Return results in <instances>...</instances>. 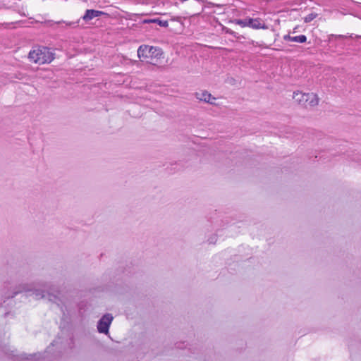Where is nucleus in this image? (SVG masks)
Wrapping results in <instances>:
<instances>
[{
	"mask_svg": "<svg viewBox=\"0 0 361 361\" xmlns=\"http://www.w3.org/2000/svg\"><path fill=\"white\" fill-rule=\"evenodd\" d=\"M66 25L70 26L72 25V23H67Z\"/></svg>",
	"mask_w": 361,
	"mask_h": 361,
	"instance_id": "14",
	"label": "nucleus"
},
{
	"mask_svg": "<svg viewBox=\"0 0 361 361\" xmlns=\"http://www.w3.org/2000/svg\"><path fill=\"white\" fill-rule=\"evenodd\" d=\"M29 59L35 63L44 64L51 63L54 56L49 49L44 47H37L30 51Z\"/></svg>",
	"mask_w": 361,
	"mask_h": 361,
	"instance_id": "1",
	"label": "nucleus"
},
{
	"mask_svg": "<svg viewBox=\"0 0 361 361\" xmlns=\"http://www.w3.org/2000/svg\"><path fill=\"white\" fill-rule=\"evenodd\" d=\"M307 41V37L304 35L298 36H292V42L297 43H305Z\"/></svg>",
	"mask_w": 361,
	"mask_h": 361,
	"instance_id": "8",
	"label": "nucleus"
},
{
	"mask_svg": "<svg viewBox=\"0 0 361 361\" xmlns=\"http://www.w3.org/2000/svg\"><path fill=\"white\" fill-rule=\"evenodd\" d=\"M195 95L197 99L212 104H214L216 100L215 97H214L209 92L205 90L197 92Z\"/></svg>",
	"mask_w": 361,
	"mask_h": 361,
	"instance_id": "6",
	"label": "nucleus"
},
{
	"mask_svg": "<svg viewBox=\"0 0 361 361\" xmlns=\"http://www.w3.org/2000/svg\"><path fill=\"white\" fill-rule=\"evenodd\" d=\"M283 38L285 41L292 42V36L290 35H286Z\"/></svg>",
	"mask_w": 361,
	"mask_h": 361,
	"instance_id": "11",
	"label": "nucleus"
},
{
	"mask_svg": "<svg viewBox=\"0 0 361 361\" xmlns=\"http://www.w3.org/2000/svg\"><path fill=\"white\" fill-rule=\"evenodd\" d=\"M113 320V317L110 314H106L104 315L98 322L97 324V330L99 333H103L107 334L109 333V329L111 322Z\"/></svg>",
	"mask_w": 361,
	"mask_h": 361,
	"instance_id": "5",
	"label": "nucleus"
},
{
	"mask_svg": "<svg viewBox=\"0 0 361 361\" xmlns=\"http://www.w3.org/2000/svg\"><path fill=\"white\" fill-rule=\"evenodd\" d=\"M331 37H334L338 39H343L345 37V36H343V35H332Z\"/></svg>",
	"mask_w": 361,
	"mask_h": 361,
	"instance_id": "13",
	"label": "nucleus"
},
{
	"mask_svg": "<svg viewBox=\"0 0 361 361\" xmlns=\"http://www.w3.org/2000/svg\"><path fill=\"white\" fill-rule=\"evenodd\" d=\"M226 32L229 34V35H231L234 37H236V33L233 32V31H231V30L228 29V28H226L225 29Z\"/></svg>",
	"mask_w": 361,
	"mask_h": 361,
	"instance_id": "12",
	"label": "nucleus"
},
{
	"mask_svg": "<svg viewBox=\"0 0 361 361\" xmlns=\"http://www.w3.org/2000/svg\"><path fill=\"white\" fill-rule=\"evenodd\" d=\"M153 22H157L159 23V25L162 27L168 26V22L166 20H154Z\"/></svg>",
	"mask_w": 361,
	"mask_h": 361,
	"instance_id": "9",
	"label": "nucleus"
},
{
	"mask_svg": "<svg viewBox=\"0 0 361 361\" xmlns=\"http://www.w3.org/2000/svg\"><path fill=\"white\" fill-rule=\"evenodd\" d=\"M232 23L240 26L241 27H248L254 30L268 29V26L265 23L264 20L259 18H252L247 17L244 19H235Z\"/></svg>",
	"mask_w": 361,
	"mask_h": 361,
	"instance_id": "4",
	"label": "nucleus"
},
{
	"mask_svg": "<svg viewBox=\"0 0 361 361\" xmlns=\"http://www.w3.org/2000/svg\"><path fill=\"white\" fill-rule=\"evenodd\" d=\"M293 98L296 102L305 107H314L319 104V98L313 92L305 93L295 91L293 92Z\"/></svg>",
	"mask_w": 361,
	"mask_h": 361,
	"instance_id": "3",
	"label": "nucleus"
},
{
	"mask_svg": "<svg viewBox=\"0 0 361 361\" xmlns=\"http://www.w3.org/2000/svg\"><path fill=\"white\" fill-rule=\"evenodd\" d=\"M161 55V49L156 47L142 45L137 49L139 59L149 63H153L154 61L159 59Z\"/></svg>",
	"mask_w": 361,
	"mask_h": 361,
	"instance_id": "2",
	"label": "nucleus"
},
{
	"mask_svg": "<svg viewBox=\"0 0 361 361\" xmlns=\"http://www.w3.org/2000/svg\"><path fill=\"white\" fill-rule=\"evenodd\" d=\"M104 13L101 11L94 10V9H87L86 10L84 16H82V19L85 21H89L92 20L94 18L99 17L102 15H104Z\"/></svg>",
	"mask_w": 361,
	"mask_h": 361,
	"instance_id": "7",
	"label": "nucleus"
},
{
	"mask_svg": "<svg viewBox=\"0 0 361 361\" xmlns=\"http://www.w3.org/2000/svg\"><path fill=\"white\" fill-rule=\"evenodd\" d=\"M315 17H316V15H315V14H313V13L310 14V15H308L307 16H306V17H305V21L306 23H307V22H310V21H311V20H312Z\"/></svg>",
	"mask_w": 361,
	"mask_h": 361,
	"instance_id": "10",
	"label": "nucleus"
}]
</instances>
